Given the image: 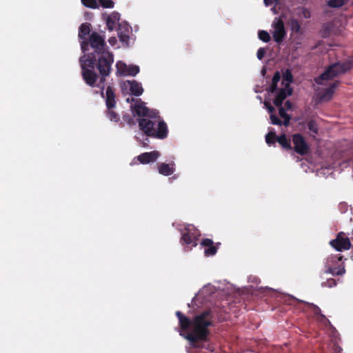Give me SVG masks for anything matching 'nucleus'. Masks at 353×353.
Segmentation results:
<instances>
[{"label":"nucleus","instance_id":"obj_27","mask_svg":"<svg viewBox=\"0 0 353 353\" xmlns=\"http://www.w3.org/2000/svg\"><path fill=\"white\" fill-rule=\"evenodd\" d=\"M263 1H264V3H265V5L266 6H270V5L273 4V3H274V7H273V8H272V9H271V10H272V11L274 14L277 13L276 10V6L277 5H279V0H263Z\"/></svg>","mask_w":353,"mask_h":353},{"label":"nucleus","instance_id":"obj_11","mask_svg":"<svg viewBox=\"0 0 353 353\" xmlns=\"http://www.w3.org/2000/svg\"><path fill=\"white\" fill-rule=\"evenodd\" d=\"M121 88L123 92H129L135 96H140L143 92L141 84L135 81H125L121 83Z\"/></svg>","mask_w":353,"mask_h":353},{"label":"nucleus","instance_id":"obj_13","mask_svg":"<svg viewBox=\"0 0 353 353\" xmlns=\"http://www.w3.org/2000/svg\"><path fill=\"white\" fill-rule=\"evenodd\" d=\"M117 72L123 76H135L139 72V68L137 65H128L123 61H118L116 64Z\"/></svg>","mask_w":353,"mask_h":353},{"label":"nucleus","instance_id":"obj_31","mask_svg":"<svg viewBox=\"0 0 353 353\" xmlns=\"http://www.w3.org/2000/svg\"><path fill=\"white\" fill-rule=\"evenodd\" d=\"M302 14L304 18H309L310 17V11L305 8L302 10Z\"/></svg>","mask_w":353,"mask_h":353},{"label":"nucleus","instance_id":"obj_30","mask_svg":"<svg viewBox=\"0 0 353 353\" xmlns=\"http://www.w3.org/2000/svg\"><path fill=\"white\" fill-rule=\"evenodd\" d=\"M265 54V50L264 48H259L257 51V58L259 59H262Z\"/></svg>","mask_w":353,"mask_h":353},{"label":"nucleus","instance_id":"obj_33","mask_svg":"<svg viewBox=\"0 0 353 353\" xmlns=\"http://www.w3.org/2000/svg\"><path fill=\"white\" fill-rule=\"evenodd\" d=\"M108 42L112 46H114L117 43V41L115 37H111L109 39Z\"/></svg>","mask_w":353,"mask_h":353},{"label":"nucleus","instance_id":"obj_28","mask_svg":"<svg viewBox=\"0 0 353 353\" xmlns=\"http://www.w3.org/2000/svg\"><path fill=\"white\" fill-rule=\"evenodd\" d=\"M308 128H309L310 131L312 133L313 136L314 134H317L318 127H317L316 123L314 121H311L308 123Z\"/></svg>","mask_w":353,"mask_h":353},{"label":"nucleus","instance_id":"obj_21","mask_svg":"<svg viewBox=\"0 0 353 353\" xmlns=\"http://www.w3.org/2000/svg\"><path fill=\"white\" fill-rule=\"evenodd\" d=\"M90 25L87 23H83L79 28V37L81 39H83L90 33Z\"/></svg>","mask_w":353,"mask_h":353},{"label":"nucleus","instance_id":"obj_16","mask_svg":"<svg viewBox=\"0 0 353 353\" xmlns=\"http://www.w3.org/2000/svg\"><path fill=\"white\" fill-rule=\"evenodd\" d=\"M201 246L204 248V253L207 256H212L216 252V248L214 246L211 239H204L201 243Z\"/></svg>","mask_w":353,"mask_h":353},{"label":"nucleus","instance_id":"obj_17","mask_svg":"<svg viewBox=\"0 0 353 353\" xmlns=\"http://www.w3.org/2000/svg\"><path fill=\"white\" fill-rule=\"evenodd\" d=\"M120 14L118 12H112L107 17L106 23L109 30H113L117 26V23L119 21Z\"/></svg>","mask_w":353,"mask_h":353},{"label":"nucleus","instance_id":"obj_8","mask_svg":"<svg viewBox=\"0 0 353 353\" xmlns=\"http://www.w3.org/2000/svg\"><path fill=\"white\" fill-rule=\"evenodd\" d=\"M288 25L290 28V40L292 43L295 45H299L302 40L303 30L301 28L299 22L294 19H291L288 22Z\"/></svg>","mask_w":353,"mask_h":353},{"label":"nucleus","instance_id":"obj_20","mask_svg":"<svg viewBox=\"0 0 353 353\" xmlns=\"http://www.w3.org/2000/svg\"><path fill=\"white\" fill-rule=\"evenodd\" d=\"M348 0H329L327 1V6L330 8H338L347 3Z\"/></svg>","mask_w":353,"mask_h":353},{"label":"nucleus","instance_id":"obj_7","mask_svg":"<svg viewBox=\"0 0 353 353\" xmlns=\"http://www.w3.org/2000/svg\"><path fill=\"white\" fill-rule=\"evenodd\" d=\"M197 230L192 225H188L182 232L181 240L188 245L194 247L196 245L197 237L199 236Z\"/></svg>","mask_w":353,"mask_h":353},{"label":"nucleus","instance_id":"obj_14","mask_svg":"<svg viewBox=\"0 0 353 353\" xmlns=\"http://www.w3.org/2000/svg\"><path fill=\"white\" fill-rule=\"evenodd\" d=\"M293 143L294 145L295 150L301 154H304L308 151V146L305 142L303 138L299 134H294L293 136Z\"/></svg>","mask_w":353,"mask_h":353},{"label":"nucleus","instance_id":"obj_19","mask_svg":"<svg viewBox=\"0 0 353 353\" xmlns=\"http://www.w3.org/2000/svg\"><path fill=\"white\" fill-rule=\"evenodd\" d=\"M264 105L266 107V108L268 109L269 113L270 114V117L271 123L274 125H281V122L280 119L274 114V108L272 106H271L269 104V103H268L266 101L264 103Z\"/></svg>","mask_w":353,"mask_h":353},{"label":"nucleus","instance_id":"obj_18","mask_svg":"<svg viewBox=\"0 0 353 353\" xmlns=\"http://www.w3.org/2000/svg\"><path fill=\"white\" fill-rule=\"evenodd\" d=\"M174 170V163L166 164L161 163L159 165V172L163 175L168 176L173 173Z\"/></svg>","mask_w":353,"mask_h":353},{"label":"nucleus","instance_id":"obj_1","mask_svg":"<svg viewBox=\"0 0 353 353\" xmlns=\"http://www.w3.org/2000/svg\"><path fill=\"white\" fill-rule=\"evenodd\" d=\"M90 43L94 54L86 55L80 59L83 79L90 86L98 87L101 90L105 88L106 77L110 74L113 63V55L107 50L103 38L97 33H92L90 37ZM101 95L105 98L108 108L107 117L110 120L117 121L119 116L112 108L115 105V95L113 89L108 85L105 97L101 91Z\"/></svg>","mask_w":353,"mask_h":353},{"label":"nucleus","instance_id":"obj_10","mask_svg":"<svg viewBox=\"0 0 353 353\" xmlns=\"http://www.w3.org/2000/svg\"><path fill=\"white\" fill-rule=\"evenodd\" d=\"M342 259V256L340 254L335 256H331L328 258L326 262V267L327 271L333 275H341L345 273V270L344 267H334V264L336 262H339Z\"/></svg>","mask_w":353,"mask_h":353},{"label":"nucleus","instance_id":"obj_35","mask_svg":"<svg viewBox=\"0 0 353 353\" xmlns=\"http://www.w3.org/2000/svg\"><path fill=\"white\" fill-rule=\"evenodd\" d=\"M330 282H332V283H334V285H335L334 281L333 280H332V281H330Z\"/></svg>","mask_w":353,"mask_h":353},{"label":"nucleus","instance_id":"obj_3","mask_svg":"<svg viewBox=\"0 0 353 353\" xmlns=\"http://www.w3.org/2000/svg\"><path fill=\"white\" fill-rule=\"evenodd\" d=\"M179 318L181 332L180 334L188 339L194 347H201L199 341L207 340L208 327L211 324L210 312H204L197 315L192 321L183 316L180 312L176 313Z\"/></svg>","mask_w":353,"mask_h":353},{"label":"nucleus","instance_id":"obj_22","mask_svg":"<svg viewBox=\"0 0 353 353\" xmlns=\"http://www.w3.org/2000/svg\"><path fill=\"white\" fill-rule=\"evenodd\" d=\"M279 80H280V74H279V72H277L274 74V75L273 77L272 84L268 89L269 92H274L276 90V84L279 81Z\"/></svg>","mask_w":353,"mask_h":353},{"label":"nucleus","instance_id":"obj_12","mask_svg":"<svg viewBox=\"0 0 353 353\" xmlns=\"http://www.w3.org/2000/svg\"><path fill=\"white\" fill-rule=\"evenodd\" d=\"M330 245L338 251L349 250L351 247L350 239L342 232L338 234L336 239L330 241Z\"/></svg>","mask_w":353,"mask_h":353},{"label":"nucleus","instance_id":"obj_23","mask_svg":"<svg viewBox=\"0 0 353 353\" xmlns=\"http://www.w3.org/2000/svg\"><path fill=\"white\" fill-rule=\"evenodd\" d=\"M82 3L91 8H97L99 7L97 0H81Z\"/></svg>","mask_w":353,"mask_h":353},{"label":"nucleus","instance_id":"obj_5","mask_svg":"<svg viewBox=\"0 0 353 353\" xmlns=\"http://www.w3.org/2000/svg\"><path fill=\"white\" fill-rule=\"evenodd\" d=\"M292 80V75L287 72L282 81V88H280L274 100V104L279 108V114L280 117L283 119V124L287 126L289 124L290 117L286 114L285 111L290 110L292 105L289 101L285 103V106L282 107L283 101L292 93V89L290 87V83Z\"/></svg>","mask_w":353,"mask_h":353},{"label":"nucleus","instance_id":"obj_34","mask_svg":"<svg viewBox=\"0 0 353 353\" xmlns=\"http://www.w3.org/2000/svg\"><path fill=\"white\" fill-rule=\"evenodd\" d=\"M134 163H136V162H135V159H134V160L132 161L131 165L134 164Z\"/></svg>","mask_w":353,"mask_h":353},{"label":"nucleus","instance_id":"obj_26","mask_svg":"<svg viewBox=\"0 0 353 353\" xmlns=\"http://www.w3.org/2000/svg\"><path fill=\"white\" fill-rule=\"evenodd\" d=\"M100 6L105 8H112L114 7V2L112 0H99Z\"/></svg>","mask_w":353,"mask_h":353},{"label":"nucleus","instance_id":"obj_32","mask_svg":"<svg viewBox=\"0 0 353 353\" xmlns=\"http://www.w3.org/2000/svg\"><path fill=\"white\" fill-rule=\"evenodd\" d=\"M88 43L86 41L81 42V49L83 53H85V52L88 50Z\"/></svg>","mask_w":353,"mask_h":353},{"label":"nucleus","instance_id":"obj_6","mask_svg":"<svg viewBox=\"0 0 353 353\" xmlns=\"http://www.w3.org/2000/svg\"><path fill=\"white\" fill-rule=\"evenodd\" d=\"M271 33L274 40L279 43L286 35L283 21L280 18H275L272 23Z\"/></svg>","mask_w":353,"mask_h":353},{"label":"nucleus","instance_id":"obj_29","mask_svg":"<svg viewBox=\"0 0 353 353\" xmlns=\"http://www.w3.org/2000/svg\"><path fill=\"white\" fill-rule=\"evenodd\" d=\"M313 307H314V314L316 315H319V319H320L321 321L324 320L325 321H327L330 323V322L326 319L325 316H323L321 314H320V312H321L320 309L317 306L313 305Z\"/></svg>","mask_w":353,"mask_h":353},{"label":"nucleus","instance_id":"obj_9","mask_svg":"<svg viewBox=\"0 0 353 353\" xmlns=\"http://www.w3.org/2000/svg\"><path fill=\"white\" fill-rule=\"evenodd\" d=\"M265 141L269 145L278 141L284 148H290V141L286 136L283 134L281 137H277L273 129H270L265 136Z\"/></svg>","mask_w":353,"mask_h":353},{"label":"nucleus","instance_id":"obj_24","mask_svg":"<svg viewBox=\"0 0 353 353\" xmlns=\"http://www.w3.org/2000/svg\"><path fill=\"white\" fill-rule=\"evenodd\" d=\"M259 38L264 42H268L270 39V36L268 32L265 30H261L259 32Z\"/></svg>","mask_w":353,"mask_h":353},{"label":"nucleus","instance_id":"obj_15","mask_svg":"<svg viewBox=\"0 0 353 353\" xmlns=\"http://www.w3.org/2000/svg\"><path fill=\"white\" fill-rule=\"evenodd\" d=\"M160 153L158 151H152L150 152H145L137 157V160L143 164L149 163L155 161Z\"/></svg>","mask_w":353,"mask_h":353},{"label":"nucleus","instance_id":"obj_2","mask_svg":"<svg viewBox=\"0 0 353 353\" xmlns=\"http://www.w3.org/2000/svg\"><path fill=\"white\" fill-rule=\"evenodd\" d=\"M128 103H130V108L134 114L143 117L139 119L140 129L148 136L164 139L168 135L166 124L161 120L157 110H149L139 99L128 98Z\"/></svg>","mask_w":353,"mask_h":353},{"label":"nucleus","instance_id":"obj_4","mask_svg":"<svg viewBox=\"0 0 353 353\" xmlns=\"http://www.w3.org/2000/svg\"><path fill=\"white\" fill-rule=\"evenodd\" d=\"M352 65V59H350L345 62H337L331 65L324 73L316 79V82L318 87L316 92L320 101H327L332 98L338 85V82L333 79L349 70Z\"/></svg>","mask_w":353,"mask_h":353},{"label":"nucleus","instance_id":"obj_25","mask_svg":"<svg viewBox=\"0 0 353 353\" xmlns=\"http://www.w3.org/2000/svg\"><path fill=\"white\" fill-rule=\"evenodd\" d=\"M127 32H128V30H126ZM119 39H120V41L126 44L127 46L128 45V40H129V36H128V32L127 33H123L121 30V29L119 30Z\"/></svg>","mask_w":353,"mask_h":353}]
</instances>
